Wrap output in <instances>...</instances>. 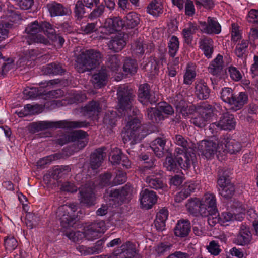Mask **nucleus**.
Segmentation results:
<instances>
[{
	"mask_svg": "<svg viewBox=\"0 0 258 258\" xmlns=\"http://www.w3.org/2000/svg\"><path fill=\"white\" fill-rule=\"evenodd\" d=\"M77 207L74 203H70L59 207L57 210V216L61 226L64 228L72 226L74 221L80 216L76 212Z\"/></svg>",
	"mask_w": 258,
	"mask_h": 258,
	"instance_id": "nucleus-7",
	"label": "nucleus"
},
{
	"mask_svg": "<svg viewBox=\"0 0 258 258\" xmlns=\"http://www.w3.org/2000/svg\"><path fill=\"white\" fill-rule=\"evenodd\" d=\"M73 142L74 149L72 152H77L85 147L88 143L86 133L82 130L73 132L70 135H64L58 139V143L63 145L68 142Z\"/></svg>",
	"mask_w": 258,
	"mask_h": 258,
	"instance_id": "nucleus-9",
	"label": "nucleus"
},
{
	"mask_svg": "<svg viewBox=\"0 0 258 258\" xmlns=\"http://www.w3.org/2000/svg\"><path fill=\"white\" fill-rule=\"evenodd\" d=\"M47 7L51 16H63L66 15L69 11L60 4L54 2L47 4Z\"/></svg>",
	"mask_w": 258,
	"mask_h": 258,
	"instance_id": "nucleus-36",
	"label": "nucleus"
},
{
	"mask_svg": "<svg viewBox=\"0 0 258 258\" xmlns=\"http://www.w3.org/2000/svg\"><path fill=\"white\" fill-rule=\"evenodd\" d=\"M201 30L208 34H219L221 32L220 24L215 18L209 17L207 22H200Z\"/></svg>",
	"mask_w": 258,
	"mask_h": 258,
	"instance_id": "nucleus-18",
	"label": "nucleus"
},
{
	"mask_svg": "<svg viewBox=\"0 0 258 258\" xmlns=\"http://www.w3.org/2000/svg\"><path fill=\"white\" fill-rule=\"evenodd\" d=\"M101 59L99 52L89 49L82 52L77 57L75 68L79 73L90 71L99 64Z\"/></svg>",
	"mask_w": 258,
	"mask_h": 258,
	"instance_id": "nucleus-6",
	"label": "nucleus"
},
{
	"mask_svg": "<svg viewBox=\"0 0 258 258\" xmlns=\"http://www.w3.org/2000/svg\"><path fill=\"white\" fill-rule=\"evenodd\" d=\"M220 224L223 226L228 225L235 220H239L241 218V214H236L233 215L230 210L223 212L219 215Z\"/></svg>",
	"mask_w": 258,
	"mask_h": 258,
	"instance_id": "nucleus-33",
	"label": "nucleus"
},
{
	"mask_svg": "<svg viewBox=\"0 0 258 258\" xmlns=\"http://www.w3.org/2000/svg\"><path fill=\"white\" fill-rule=\"evenodd\" d=\"M230 211L232 213L233 215L239 213L241 214V219L239 221H242L245 213V209L241 203L236 202L232 205Z\"/></svg>",
	"mask_w": 258,
	"mask_h": 258,
	"instance_id": "nucleus-51",
	"label": "nucleus"
},
{
	"mask_svg": "<svg viewBox=\"0 0 258 258\" xmlns=\"http://www.w3.org/2000/svg\"><path fill=\"white\" fill-rule=\"evenodd\" d=\"M111 176L109 173H106L100 176L96 184L91 186L87 184L81 187L79 190V200L80 203L89 207L95 204V196L94 191L97 189L107 186H114L113 182L110 181Z\"/></svg>",
	"mask_w": 258,
	"mask_h": 258,
	"instance_id": "nucleus-3",
	"label": "nucleus"
},
{
	"mask_svg": "<svg viewBox=\"0 0 258 258\" xmlns=\"http://www.w3.org/2000/svg\"><path fill=\"white\" fill-rule=\"evenodd\" d=\"M37 88H31L25 89L24 93L27 96V98L34 99L37 96L42 95L41 92Z\"/></svg>",
	"mask_w": 258,
	"mask_h": 258,
	"instance_id": "nucleus-58",
	"label": "nucleus"
},
{
	"mask_svg": "<svg viewBox=\"0 0 258 258\" xmlns=\"http://www.w3.org/2000/svg\"><path fill=\"white\" fill-rule=\"evenodd\" d=\"M174 142L176 145L182 147V148H179L183 150V152L182 154L187 153L188 156H189V153L190 154L194 153L195 154L196 150L194 149V148H196V147H195V145L191 142H188L182 136L180 135H176Z\"/></svg>",
	"mask_w": 258,
	"mask_h": 258,
	"instance_id": "nucleus-25",
	"label": "nucleus"
},
{
	"mask_svg": "<svg viewBox=\"0 0 258 258\" xmlns=\"http://www.w3.org/2000/svg\"><path fill=\"white\" fill-rule=\"evenodd\" d=\"M82 112L89 117L97 116L101 112V107L97 102L91 101L82 108Z\"/></svg>",
	"mask_w": 258,
	"mask_h": 258,
	"instance_id": "nucleus-31",
	"label": "nucleus"
},
{
	"mask_svg": "<svg viewBox=\"0 0 258 258\" xmlns=\"http://www.w3.org/2000/svg\"><path fill=\"white\" fill-rule=\"evenodd\" d=\"M213 42L210 38H204L200 39V47L207 58H210L213 53Z\"/></svg>",
	"mask_w": 258,
	"mask_h": 258,
	"instance_id": "nucleus-37",
	"label": "nucleus"
},
{
	"mask_svg": "<svg viewBox=\"0 0 258 258\" xmlns=\"http://www.w3.org/2000/svg\"><path fill=\"white\" fill-rule=\"evenodd\" d=\"M251 238L252 235L249 228L243 225L235 239V242L239 245H245L250 242Z\"/></svg>",
	"mask_w": 258,
	"mask_h": 258,
	"instance_id": "nucleus-26",
	"label": "nucleus"
},
{
	"mask_svg": "<svg viewBox=\"0 0 258 258\" xmlns=\"http://www.w3.org/2000/svg\"><path fill=\"white\" fill-rule=\"evenodd\" d=\"M140 21L139 15L136 12H132L128 13L124 18L123 22L119 17L106 19L103 29H104V33L112 34L120 30L123 26L127 28H134L138 25Z\"/></svg>",
	"mask_w": 258,
	"mask_h": 258,
	"instance_id": "nucleus-4",
	"label": "nucleus"
},
{
	"mask_svg": "<svg viewBox=\"0 0 258 258\" xmlns=\"http://www.w3.org/2000/svg\"><path fill=\"white\" fill-rule=\"evenodd\" d=\"M147 12L154 17H158L163 13V7L161 2L154 0L148 6Z\"/></svg>",
	"mask_w": 258,
	"mask_h": 258,
	"instance_id": "nucleus-39",
	"label": "nucleus"
},
{
	"mask_svg": "<svg viewBox=\"0 0 258 258\" xmlns=\"http://www.w3.org/2000/svg\"><path fill=\"white\" fill-rule=\"evenodd\" d=\"M86 99V96L84 93L82 92L73 93L71 95V99L68 101V103L72 104L76 102H82Z\"/></svg>",
	"mask_w": 258,
	"mask_h": 258,
	"instance_id": "nucleus-59",
	"label": "nucleus"
},
{
	"mask_svg": "<svg viewBox=\"0 0 258 258\" xmlns=\"http://www.w3.org/2000/svg\"><path fill=\"white\" fill-rule=\"evenodd\" d=\"M200 199L197 198L191 199L188 200L186 208L189 213L197 216L200 214Z\"/></svg>",
	"mask_w": 258,
	"mask_h": 258,
	"instance_id": "nucleus-41",
	"label": "nucleus"
},
{
	"mask_svg": "<svg viewBox=\"0 0 258 258\" xmlns=\"http://www.w3.org/2000/svg\"><path fill=\"white\" fill-rule=\"evenodd\" d=\"M124 90H126L124 87H120L117 90V111L120 116L128 114L132 112L136 116L128 117V121L122 132L121 136L124 143L130 142L131 145H134L141 141L147 133H145L143 129L140 127V121L137 116L139 110L136 108L132 109L133 96L130 93L126 94ZM117 115L119 116L120 114H118Z\"/></svg>",
	"mask_w": 258,
	"mask_h": 258,
	"instance_id": "nucleus-1",
	"label": "nucleus"
},
{
	"mask_svg": "<svg viewBox=\"0 0 258 258\" xmlns=\"http://www.w3.org/2000/svg\"><path fill=\"white\" fill-rule=\"evenodd\" d=\"M219 194L223 197L229 198L231 197L234 194V187L231 184H228L227 186L223 188H218Z\"/></svg>",
	"mask_w": 258,
	"mask_h": 258,
	"instance_id": "nucleus-56",
	"label": "nucleus"
},
{
	"mask_svg": "<svg viewBox=\"0 0 258 258\" xmlns=\"http://www.w3.org/2000/svg\"><path fill=\"white\" fill-rule=\"evenodd\" d=\"M248 46V42L243 40L240 43L237 44L235 50V54L238 57H241L245 53Z\"/></svg>",
	"mask_w": 258,
	"mask_h": 258,
	"instance_id": "nucleus-53",
	"label": "nucleus"
},
{
	"mask_svg": "<svg viewBox=\"0 0 258 258\" xmlns=\"http://www.w3.org/2000/svg\"><path fill=\"white\" fill-rule=\"evenodd\" d=\"M208 222L211 226H214L216 224L220 223V217L218 213V210L214 212H209Z\"/></svg>",
	"mask_w": 258,
	"mask_h": 258,
	"instance_id": "nucleus-57",
	"label": "nucleus"
},
{
	"mask_svg": "<svg viewBox=\"0 0 258 258\" xmlns=\"http://www.w3.org/2000/svg\"><path fill=\"white\" fill-rule=\"evenodd\" d=\"M140 200L142 208L149 209L156 202L157 196L155 192L146 189L141 192Z\"/></svg>",
	"mask_w": 258,
	"mask_h": 258,
	"instance_id": "nucleus-22",
	"label": "nucleus"
},
{
	"mask_svg": "<svg viewBox=\"0 0 258 258\" xmlns=\"http://www.w3.org/2000/svg\"><path fill=\"white\" fill-rule=\"evenodd\" d=\"M168 212L165 208L160 210L156 215L154 221L155 226L158 231H163L165 227V222L167 219Z\"/></svg>",
	"mask_w": 258,
	"mask_h": 258,
	"instance_id": "nucleus-32",
	"label": "nucleus"
},
{
	"mask_svg": "<svg viewBox=\"0 0 258 258\" xmlns=\"http://www.w3.org/2000/svg\"><path fill=\"white\" fill-rule=\"evenodd\" d=\"M183 152V150L176 148L175 159L171 157L166 158L164 166L167 170L175 171L178 167L185 170L196 162L197 160L196 154L194 153L192 154L189 153V156H188L187 153L182 154Z\"/></svg>",
	"mask_w": 258,
	"mask_h": 258,
	"instance_id": "nucleus-5",
	"label": "nucleus"
},
{
	"mask_svg": "<svg viewBox=\"0 0 258 258\" xmlns=\"http://www.w3.org/2000/svg\"><path fill=\"white\" fill-rule=\"evenodd\" d=\"M198 30V27L195 23L189 22L183 29L182 35L185 43L188 45L191 44L193 39V35Z\"/></svg>",
	"mask_w": 258,
	"mask_h": 258,
	"instance_id": "nucleus-30",
	"label": "nucleus"
},
{
	"mask_svg": "<svg viewBox=\"0 0 258 258\" xmlns=\"http://www.w3.org/2000/svg\"><path fill=\"white\" fill-rule=\"evenodd\" d=\"M241 38V33L239 30L238 26L233 24L232 25V30H231V39L234 42H237L240 40Z\"/></svg>",
	"mask_w": 258,
	"mask_h": 258,
	"instance_id": "nucleus-64",
	"label": "nucleus"
},
{
	"mask_svg": "<svg viewBox=\"0 0 258 258\" xmlns=\"http://www.w3.org/2000/svg\"><path fill=\"white\" fill-rule=\"evenodd\" d=\"M208 251L212 255H217L221 251L220 246L218 243L215 241H211L209 245L207 246Z\"/></svg>",
	"mask_w": 258,
	"mask_h": 258,
	"instance_id": "nucleus-60",
	"label": "nucleus"
},
{
	"mask_svg": "<svg viewBox=\"0 0 258 258\" xmlns=\"http://www.w3.org/2000/svg\"><path fill=\"white\" fill-rule=\"evenodd\" d=\"M196 76L195 68L194 66L188 64L183 76V83L187 85L191 84Z\"/></svg>",
	"mask_w": 258,
	"mask_h": 258,
	"instance_id": "nucleus-43",
	"label": "nucleus"
},
{
	"mask_svg": "<svg viewBox=\"0 0 258 258\" xmlns=\"http://www.w3.org/2000/svg\"><path fill=\"white\" fill-rule=\"evenodd\" d=\"M108 45L110 49L115 52H118L125 46L126 42L122 35L119 34L112 38Z\"/></svg>",
	"mask_w": 258,
	"mask_h": 258,
	"instance_id": "nucleus-35",
	"label": "nucleus"
},
{
	"mask_svg": "<svg viewBox=\"0 0 258 258\" xmlns=\"http://www.w3.org/2000/svg\"><path fill=\"white\" fill-rule=\"evenodd\" d=\"M150 175L146 178V183L152 188L158 189L164 188L165 185L161 179V174L159 171L155 170L153 172H148Z\"/></svg>",
	"mask_w": 258,
	"mask_h": 258,
	"instance_id": "nucleus-23",
	"label": "nucleus"
},
{
	"mask_svg": "<svg viewBox=\"0 0 258 258\" xmlns=\"http://www.w3.org/2000/svg\"><path fill=\"white\" fill-rule=\"evenodd\" d=\"M161 68V64L158 61L155 59L149 61L145 66L144 68L147 71H150L151 75L155 76L157 75Z\"/></svg>",
	"mask_w": 258,
	"mask_h": 258,
	"instance_id": "nucleus-45",
	"label": "nucleus"
},
{
	"mask_svg": "<svg viewBox=\"0 0 258 258\" xmlns=\"http://www.w3.org/2000/svg\"><path fill=\"white\" fill-rule=\"evenodd\" d=\"M131 191L132 189L130 186L125 185L121 189L106 191L104 195V198L106 201H112L119 203V202H124L129 198Z\"/></svg>",
	"mask_w": 258,
	"mask_h": 258,
	"instance_id": "nucleus-13",
	"label": "nucleus"
},
{
	"mask_svg": "<svg viewBox=\"0 0 258 258\" xmlns=\"http://www.w3.org/2000/svg\"><path fill=\"white\" fill-rule=\"evenodd\" d=\"M111 258H141V256L136 252L133 243L127 242L114 251Z\"/></svg>",
	"mask_w": 258,
	"mask_h": 258,
	"instance_id": "nucleus-14",
	"label": "nucleus"
},
{
	"mask_svg": "<svg viewBox=\"0 0 258 258\" xmlns=\"http://www.w3.org/2000/svg\"><path fill=\"white\" fill-rule=\"evenodd\" d=\"M160 110L154 108H151L147 111V117L153 123H158L164 119L161 112L167 115H171L174 110L171 105L166 102H162L158 104Z\"/></svg>",
	"mask_w": 258,
	"mask_h": 258,
	"instance_id": "nucleus-12",
	"label": "nucleus"
},
{
	"mask_svg": "<svg viewBox=\"0 0 258 258\" xmlns=\"http://www.w3.org/2000/svg\"><path fill=\"white\" fill-rule=\"evenodd\" d=\"M99 234V233L90 226L89 228L85 231L84 233L80 231H72L67 233L66 235L70 240L73 241H76L79 240L82 235L89 240H93L97 238Z\"/></svg>",
	"mask_w": 258,
	"mask_h": 258,
	"instance_id": "nucleus-21",
	"label": "nucleus"
},
{
	"mask_svg": "<svg viewBox=\"0 0 258 258\" xmlns=\"http://www.w3.org/2000/svg\"><path fill=\"white\" fill-rule=\"evenodd\" d=\"M49 30L50 34L53 32V27L49 23L43 22L38 23L37 21H35L26 28L25 39L29 45L36 43L47 45L49 43V41L40 33L43 31L47 35Z\"/></svg>",
	"mask_w": 258,
	"mask_h": 258,
	"instance_id": "nucleus-2",
	"label": "nucleus"
},
{
	"mask_svg": "<svg viewBox=\"0 0 258 258\" xmlns=\"http://www.w3.org/2000/svg\"><path fill=\"white\" fill-rule=\"evenodd\" d=\"M200 215L206 217L209 212L217 210L216 198L215 195L207 192L200 199Z\"/></svg>",
	"mask_w": 258,
	"mask_h": 258,
	"instance_id": "nucleus-11",
	"label": "nucleus"
},
{
	"mask_svg": "<svg viewBox=\"0 0 258 258\" xmlns=\"http://www.w3.org/2000/svg\"><path fill=\"white\" fill-rule=\"evenodd\" d=\"M42 71L45 74L58 75L63 72L61 66L55 63L43 66Z\"/></svg>",
	"mask_w": 258,
	"mask_h": 258,
	"instance_id": "nucleus-42",
	"label": "nucleus"
},
{
	"mask_svg": "<svg viewBox=\"0 0 258 258\" xmlns=\"http://www.w3.org/2000/svg\"><path fill=\"white\" fill-rule=\"evenodd\" d=\"M217 184L219 188H223L228 184H231L228 177V175L225 171H219Z\"/></svg>",
	"mask_w": 258,
	"mask_h": 258,
	"instance_id": "nucleus-49",
	"label": "nucleus"
},
{
	"mask_svg": "<svg viewBox=\"0 0 258 258\" xmlns=\"http://www.w3.org/2000/svg\"><path fill=\"white\" fill-rule=\"evenodd\" d=\"M220 144L222 154L226 152L230 154H236L239 152L241 149V144L238 141L232 138H221Z\"/></svg>",
	"mask_w": 258,
	"mask_h": 258,
	"instance_id": "nucleus-19",
	"label": "nucleus"
},
{
	"mask_svg": "<svg viewBox=\"0 0 258 258\" xmlns=\"http://www.w3.org/2000/svg\"><path fill=\"white\" fill-rule=\"evenodd\" d=\"M123 71L126 74H134L137 72V64L136 61L132 59H126L123 67Z\"/></svg>",
	"mask_w": 258,
	"mask_h": 258,
	"instance_id": "nucleus-47",
	"label": "nucleus"
},
{
	"mask_svg": "<svg viewBox=\"0 0 258 258\" xmlns=\"http://www.w3.org/2000/svg\"><path fill=\"white\" fill-rule=\"evenodd\" d=\"M247 96L243 92L239 93L237 96H234L231 108L234 111L240 109L247 102Z\"/></svg>",
	"mask_w": 258,
	"mask_h": 258,
	"instance_id": "nucleus-40",
	"label": "nucleus"
},
{
	"mask_svg": "<svg viewBox=\"0 0 258 258\" xmlns=\"http://www.w3.org/2000/svg\"><path fill=\"white\" fill-rule=\"evenodd\" d=\"M220 94L222 100L231 106L234 97L232 90L230 88L225 87L222 89Z\"/></svg>",
	"mask_w": 258,
	"mask_h": 258,
	"instance_id": "nucleus-46",
	"label": "nucleus"
},
{
	"mask_svg": "<svg viewBox=\"0 0 258 258\" xmlns=\"http://www.w3.org/2000/svg\"><path fill=\"white\" fill-rule=\"evenodd\" d=\"M228 72L230 74V77L232 80L235 81H239L242 78L240 72L234 67H229L228 68Z\"/></svg>",
	"mask_w": 258,
	"mask_h": 258,
	"instance_id": "nucleus-62",
	"label": "nucleus"
},
{
	"mask_svg": "<svg viewBox=\"0 0 258 258\" xmlns=\"http://www.w3.org/2000/svg\"><path fill=\"white\" fill-rule=\"evenodd\" d=\"M84 6L81 1H77L76 4L75 12L78 19H81L85 13Z\"/></svg>",
	"mask_w": 258,
	"mask_h": 258,
	"instance_id": "nucleus-63",
	"label": "nucleus"
},
{
	"mask_svg": "<svg viewBox=\"0 0 258 258\" xmlns=\"http://www.w3.org/2000/svg\"><path fill=\"white\" fill-rule=\"evenodd\" d=\"M37 130H42L47 128H67L84 127L87 126L85 121H70L60 120L58 121H40L33 124Z\"/></svg>",
	"mask_w": 258,
	"mask_h": 258,
	"instance_id": "nucleus-8",
	"label": "nucleus"
},
{
	"mask_svg": "<svg viewBox=\"0 0 258 258\" xmlns=\"http://www.w3.org/2000/svg\"><path fill=\"white\" fill-rule=\"evenodd\" d=\"M236 121L233 115L224 113L218 122L213 123L209 126V130L214 133V128L216 127L220 130H231L235 128Z\"/></svg>",
	"mask_w": 258,
	"mask_h": 258,
	"instance_id": "nucleus-15",
	"label": "nucleus"
},
{
	"mask_svg": "<svg viewBox=\"0 0 258 258\" xmlns=\"http://www.w3.org/2000/svg\"><path fill=\"white\" fill-rule=\"evenodd\" d=\"M138 98L139 101L143 105L154 103L157 101L154 93L150 91V86L147 84L140 86Z\"/></svg>",
	"mask_w": 258,
	"mask_h": 258,
	"instance_id": "nucleus-20",
	"label": "nucleus"
},
{
	"mask_svg": "<svg viewBox=\"0 0 258 258\" xmlns=\"http://www.w3.org/2000/svg\"><path fill=\"white\" fill-rule=\"evenodd\" d=\"M199 114L191 119V122L195 125L203 127L210 121L213 115V111L211 107L209 108H201L198 111Z\"/></svg>",
	"mask_w": 258,
	"mask_h": 258,
	"instance_id": "nucleus-17",
	"label": "nucleus"
},
{
	"mask_svg": "<svg viewBox=\"0 0 258 258\" xmlns=\"http://www.w3.org/2000/svg\"><path fill=\"white\" fill-rule=\"evenodd\" d=\"M107 67V72L110 74V76L114 78L116 81H120L123 78V74L121 73L120 60L117 55H113L108 58Z\"/></svg>",
	"mask_w": 258,
	"mask_h": 258,
	"instance_id": "nucleus-16",
	"label": "nucleus"
},
{
	"mask_svg": "<svg viewBox=\"0 0 258 258\" xmlns=\"http://www.w3.org/2000/svg\"><path fill=\"white\" fill-rule=\"evenodd\" d=\"M121 155L122 153L119 149L117 148H114L111 151L109 160L113 165L118 164L122 160Z\"/></svg>",
	"mask_w": 258,
	"mask_h": 258,
	"instance_id": "nucleus-52",
	"label": "nucleus"
},
{
	"mask_svg": "<svg viewBox=\"0 0 258 258\" xmlns=\"http://www.w3.org/2000/svg\"><path fill=\"white\" fill-rule=\"evenodd\" d=\"M105 156L104 149H98L96 150L91 156L90 165L93 170H96L99 167Z\"/></svg>",
	"mask_w": 258,
	"mask_h": 258,
	"instance_id": "nucleus-28",
	"label": "nucleus"
},
{
	"mask_svg": "<svg viewBox=\"0 0 258 258\" xmlns=\"http://www.w3.org/2000/svg\"><path fill=\"white\" fill-rule=\"evenodd\" d=\"M223 57L218 55L217 57L210 64L208 70L213 75H218L222 71Z\"/></svg>",
	"mask_w": 258,
	"mask_h": 258,
	"instance_id": "nucleus-38",
	"label": "nucleus"
},
{
	"mask_svg": "<svg viewBox=\"0 0 258 258\" xmlns=\"http://www.w3.org/2000/svg\"><path fill=\"white\" fill-rule=\"evenodd\" d=\"M198 151L207 159L213 157L215 154L219 153L222 154L220 139L217 140H203L198 143Z\"/></svg>",
	"mask_w": 258,
	"mask_h": 258,
	"instance_id": "nucleus-10",
	"label": "nucleus"
},
{
	"mask_svg": "<svg viewBox=\"0 0 258 258\" xmlns=\"http://www.w3.org/2000/svg\"><path fill=\"white\" fill-rule=\"evenodd\" d=\"M195 94L200 99H206L209 97L210 90L204 81L200 80L196 82Z\"/></svg>",
	"mask_w": 258,
	"mask_h": 258,
	"instance_id": "nucleus-29",
	"label": "nucleus"
},
{
	"mask_svg": "<svg viewBox=\"0 0 258 258\" xmlns=\"http://www.w3.org/2000/svg\"><path fill=\"white\" fill-rule=\"evenodd\" d=\"M190 231V224L187 220H179L174 228V234L179 237H186Z\"/></svg>",
	"mask_w": 258,
	"mask_h": 258,
	"instance_id": "nucleus-27",
	"label": "nucleus"
},
{
	"mask_svg": "<svg viewBox=\"0 0 258 258\" xmlns=\"http://www.w3.org/2000/svg\"><path fill=\"white\" fill-rule=\"evenodd\" d=\"M179 42L178 38L173 36L168 42L169 53L172 57H174L178 50Z\"/></svg>",
	"mask_w": 258,
	"mask_h": 258,
	"instance_id": "nucleus-44",
	"label": "nucleus"
},
{
	"mask_svg": "<svg viewBox=\"0 0 258 258\" xmlns=\"http://www.w3.org/2000/svg\"><path fill=\"white\" fill-rule=\"evenodd\" d=\"M174 105L176 108L177 111L181 113L183 116L186 117L188 115V106L186 105L184 101L181 100L178 101L177 99L175 100Z\"/></svg>",
	"mask_w": 258,
	"mask_h": 258,
	"instance_id": "nucleus-55",
	"label": "nucleus"
},
{
	"mask_svg": "<svg viewBox=\"0 0 258 258\" xmlns=\"http://www.w3.org/2000/svg\"><path fill=\"white\" fill-rule=\"evenodd\" d=\"M4 245L7 250L11 252L15 249L18 246L16 239L13 237H7L4 240Z\"/></svg>",
	"mask_w": 258,
	"mask_h": 258,
	"instance_id": "nucleus-54",
	"label": "nucleus"
},
{
	"mask_svg": "<svg viewBox=\"0 0 258 258\" xmlns=\"http://www.w3.org/2000/svg\"><path fill=\"white\" fill-rule=\"evenodd\" d=\"M40 54V53L38 52V50H30L26 52L24 54V56L20 59V63L26 61H28L29 60H34L38 57Z\"/></svg>",
	"mask_w": 258,
	"mask_h": 258,
	"instance_id": "nucleus-50",
	"label": "nucleus"
},
{
	"mask_svg": "<svg viewBox=\"0 0 258 258\" xmlns=\"http://www.w3.org/2000/svg\"><path fill=\"white\" fill-rule=\"evenodd\" d=\"M108 77H111L110 74L107 72L106 69H102L98 73L94 74L92 81L94 87L100 88L106 85Z\"/></svg>",
	"mask_w": 258,
	"mask_h": 258,
	"instance_id": "nucleus-24",
	"label": "nucleus"
},
{
	"mask_svg": "<svg viewBox=\"0 0 258 258\" xmlns=\"http://www.w3.org/2000/svg\"><path fill=\"white\" fill-rule=\"evenodd\" d=\"M166 142L165 137H160L156 139L151 143V148L156 155L160 158L164 154L163 150Z\"/></svg>",
	"mask_w": 258,
	"mask_h": 258,
	"instance_id": "nucleus-34",
	"label": "nucleus"
},
{
	"mask_svg": "<svg viewBox=\"0 0 258 258\" xmlns=\"http://www.w3.org/2000/svg\"><path fill=\"white\" fill-rule=\"evenodd\" d=\"M126 180V174L122 171H118L113 181V185H116L124 183Z\"/></svg>",
	"mask_w": 258,
	"mask_h": 258,
	"instance_id": "nucleus-61",
	"label": "nucleus"
},
{
	"mask_svg": "<svg viewBox=\"0 0 258 258\" xmlns=\"http://www.w3.org/2000/svg\"><path fill=\"white\" fill-rule=\"evenodd\" d=\"M38 105H32L31 104L26 105L24 108L17 112V115L19 117L30 115L37 113L36 109L38 108Z\"/></svg>",
	"mask_w": 258,
	"mask_h": 258,
	"instance_id": "nucleus-48",
	"label": "nucleus"
}]
</instances>
